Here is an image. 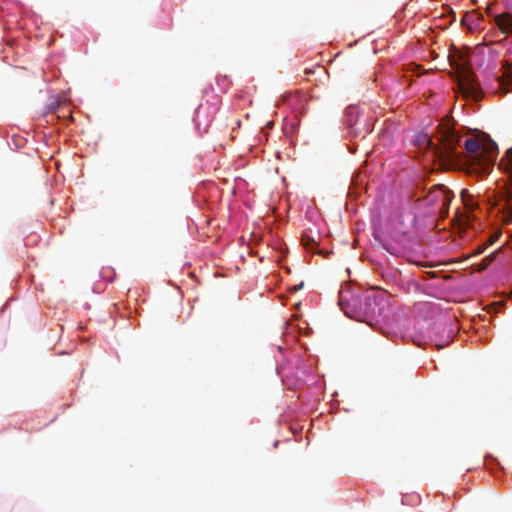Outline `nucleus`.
Here are the masks:
<instances>
[{"instance_id":"f257e3e1","label":"nucleus","mask_w":512,"mask_h":512,"mask_svg":"<svg viewBox=\"0 0 512 512\" xmlns=\"http://www.w3.org/2000/svg\"><path fill=\"white\" fill-rule=\"evenodd\" d=\"M338 303L344 314L350 318L371 326L377 322L380 309L372 295H350L349 291H340Z\"/></svg>"},{"instance_id":"f03ea898","label":"nucleus","mask_w":512,"mask_h":512,"mask_svg":"<svg viewBox=\"0 0 512 512\" xmlns=\"http://www.w3.org/2000/svg\"><path fill=\"white\" fill-rule=\"evenodd\" d=\"M464 147L469 161L474 165H490L497 156L498 148L494 141H479L475 138H468Z\"/></svg>"},{"instance_id":"7ed1b4c3","label":"nucleus","mask_w":512,"mask_h":512,"mask_svg":"<svg viewBox=\"0 0 512 512\" xmlns=\"http://www.w3.org/2000/svg\"><path fill=\"white\" fill-rule=\"evenodd\" d=\"M461 136L455 130L447 128L441 135V146L435 145L430 139L427 145L434 154L442 160H452L456 158L455 149L460 145Z\"/></svg>"},{"instance_id":"20e7f679","label":"nucleus","mask_w":512,"mask_h":512,"mask_svg":"<svg viewBox=\"0 0 512 512\" xmlns=\"http://www.w3.org/2000/svg\"><path fill=\"white\" fill-rule=\"evenodd\" d=\"M456 69L459 73L458 86L462 95L466 98L480 101L482 99V92L472 73L464 67L460 68L459 65H456Z\"/></svg>"},{"instance_id":"39448f33","label":"nucleus","mask_w":512,"mask_h":512,"mask_svg":"<svg viewBox=\"0 0 512 512\" xmlns=\"http://www.w3.org/2000/svg\"><path fill=\"white\" fill-rule=\"evenodd\" d=\"M498 92L503 95L512 91V64L506 63L504 66V73L498 79Z\"/></svg>"},{"instance_id":"423d86ee","label":"nucleus","mask_w":512,"mask_h":512,"mask_svg":"<svg viewBox=\"0 0 512 512\" xmlns=\"http://www.w3.org/2000/svg\"><path fill=\"white\" fill-rule=\"evenodd\" d=\"M494 23L504 34H512V14L502 13L494 16Z\"/></svg>"},{"instance_id":"0eeeda50","label":"nucleus","mask_w":512,"mask_h":512,"mask_svg":"<svg viewBox=\"0 0 512 512\" xmlns=\"http://www.w3.org/2000/svg\"><path fill=\"white\" fill-rule=\"evenodd\" d=\"M500 166L505 167L512 180V148L506 153V159L500 161Z\"/></svg>"},{"instance_id":"6e6552de","label":"nucleus","mask_w":512,"mask_h":512,"mask_svg":"<svg viewBox=\"0 0 512 512\" xmlns=\"http://www.w3.org/2000/svg\"><path fill=\"white\" fill-rule=\"evenodd\" d=\"M302 245L305 247L308 251H314L315 246L317 245V242L308 236L307 234H303L301 238Z\"/></svg>"},{"instance_id":"1a4fd4ad","label":"nucleus","mask_w":512,"mask_h":512,"mask_svg":"<svg viewBox=\"0 0 512 512\" xmlns=\"http://www.w3.org/2000/svg\"><path fill=\"white\" fill-rule=\"evenodd\" d=\"M496 254H497V252H493L490 255H488L487 257H485L479 264L477 271L481 272V271L486 270L491 265V263L495 260Z\"/></svg>"},{"instance_id":"9d476101","label":"nucleus","mask_w":512,"mask_h":512,"mask_svg":"<svg viewBox=\"0 0 512 512\" xmlns=\"http://www.w3.org/2000/svg\"><path fill=\"white\" fill-rule=\"evenodd\" d=\"M461 198L465 204L466 207H471L472 204L470 203L472 195L468 192V190H462L461 192Z\"/></svg>"},{"instance_id":"9b49d317","label":"nucleus","mask_w":512,"mask_h":512,"mask_svg":"<svg viewBox=\"0 0 512 512\" xmlns=\"http://www.w3.org/2000/svg\"><path fill=\"white\" fill-rule=\"evenodd\" d=\"M501 236V232H496L494 233L489 239L488 241L485 243V245H487V248L494 244L495 242L498 241L499 237Z\"/></svg>"},{"instance_id":"f8f14e48","label":"nucleus","mask_w":512,"mask_h":512,"mask_svg":"<svg viewBox=\"0 0 512 512\" xmlns=\"http://www.w3.org/2000/svg\"><path fill=\"white\" fill-rule=\"evenodd\" d=\"M487 249V245L483 244L481 246H479L472 254L471 256H478L482 253H484V251Z\"/></svg>"},{"instance_id":"ddd939ff","label":"nucleus","mask_w":512,"mask_h":512,"mask_svg":"<svg viewBox=\"0 0 512 512\" xmlns=\"http://www.w3.org/2000/svg\"><path fill=\"white\" fill-rule=\"evenodd\" d=\"M302 287H303V283H301L300 285L295 286V287H294V290H295V291H298V290H299L300 288H302Z\"/></svg>"}]
</instances>
